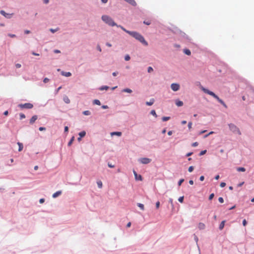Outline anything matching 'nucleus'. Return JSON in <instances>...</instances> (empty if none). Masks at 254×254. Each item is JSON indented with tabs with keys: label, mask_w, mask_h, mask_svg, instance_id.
I'll return each mask as SVG.
<instances>
[{
	"label": "nucleus",
	"mask_w": 254,
	"mask_h": 254,
	"mask_svg": "<svg viewBox=\"0 0 254 254\" xmlns=\"http://www.w3.org/2000/svg\"><path fill=\"white\" fill-rule=\"evenodd\" d=\"M116 26L117 27L120 28L126 33L128 34L129 35L131 36L132 37L135 38L136 40H138L139 42H140L141 43H142L144 46H148V42L145 40L143 36L139 33H138L136 31H131L127 30L126 28H125L123 26H122L121 25L117 24V26Z\"/></svg>",
	"instance_id": "obj_1"
},
{
	"label": "nucleus",
	"mask_w": 254,
	"mask_h": 254,
	"mask_svg": "<svg viewBox=\"0 0 254 254\" xmlns=\"http://www.w3.org/2000/svg\"><path fill=\"white\" fill-rule=\"evenodd\" d=\"M116 26L117 27L120 28L126 33L128 34L129 35L131 36L132 37L135 38L136 40H138L139 42H140L141 43H142L144 46H148V42L145 40L143 36L139 33H138L136 31H131L127 30L126 28H125L123 26H122L121 25L117 24V26Z\"/></svg>",
	"instance_id": "obj_2"
},
{
	"label": "nucleus",
	"mask_w": 254,
	"mask_h": 254,
	"mask_svg": "<svg viewBox=\"0 0 254 254\" xmlns=\"http://www.w3.org/2000/svg\"><path fill=\"white\" fill-rule=\"evenodd\" d=\"M102 20L110 26H117V24L114 21L113 19L107 15H103L101 16Z\"/></svg>",
	"instance_id": "obj_3"
},
{
	"label": "nucleus",
	"mask_w": 254,
	"mask_h": 254,
	"mask_svg": "<svg viewBox=\"0 0 254 254\" xmlns=\"http://www.w3.org/2000/svg\"><path fill=\"white\" fill-rule=\"evenodd\" d=\"M199 88L203 92L212 96L214 98L216 99H217L219 97L214 92L209 90L207 88L203 87L201 85H200Z\"/></svg>",
	"instance_id": "obj_4"
},
{
	"label": "nucleus",
	"mask_w": 254,
	"mask_h": 254,
	"mask_svg": "<svg viewBox=\"0 0 254 254\" xmlns=\"http://www.w3.org/2000/svg\"><path fill=\"white\" fill-rule=\"evenodd\" d=\"M229 128L230 130L234 133H238V134H241V132L239 128L234 124L230 123L228 124Z\"/></svg>",
	"instance_id": "obj_5"
},
{
	"label": "nucleus",
	"mask_w": 254,
	"mask_h": 254,
	"mask_svg": "<svg viewBox=\"0 0 254 254\" xmlns=\"http://www.w3.org/2000/svg\"><path fill=\"white\" fill-rule=\"evenodd\" d=\"M173 32L176 34H179L181 37L184 38L188 41H190L189 37L184 32L182 31L177 28H175Z\"/></svg>",
	"instance_id": "obj_6"
},
{
	"label": "nucleus",
	"mask_w": 254,
	"mask_h": 254,
	"mask_svg": "<svg viewBox=\"0 0 254 254\" xmlns=\"http://www.w3.org/2000/svg\"><path fill=\"white\" fill-rule=\"evenodd\" d=\"M18 107H20L21 109H30L33 107V105L30 103H26L24 104H19Z\"/></svg>",
	"instance_id": "obj_7"
},
{
	"label": "nucleus",
	"mask_w": 254,
	"mask_h": 254,
	"mask_svg": "<svg viewBox=\"0 0 254 254\" xmlns=\"http://www.w3.org/2000/svg\"><path fill=\"white\" fill-rule=\"evenodd\" d=\"M138 161L143 164H148L151 162V159L148 158L143 157L139 158Z\"/></svg>",
	"instance_id": "obj_8"
},
{
	"label": "nucleus",
	"mask_w": 254,
	"mask_h": 254,
	"mask_svg": "<svg viewBox=\"0 0 254 254\" xmlns=\"http://www.w3.org/2000/svg\"><path fill=\"white\" fill-rule=\"evenodd\" d=\"M171 88L174 91H177L180 89V85L177 83H173L171 84Z\"/></svg>",
	"instance_id": "obj_9"
},
{
	"label": "nucleus",
	"mask_w": 254,
	"mask_h": 254,
	"mask_svg": "<svg viewBox=\"0 0 254 254\" xmlns=\"http://www.w3.org/2000/svg\"><path fill=\"white\" fill-rule=\"evenodd\" d=\"M0 13L2 16H3L4 17H5V18H6L7 19H10L12 17V16L13 15V13H6L3 10H0Z\"/></svg>",
	"instance_id": "obj_10"
},
{
	"label": "nucleus",
	"mask_w": 254,
	"mask_h": 254,
	"mask_svg": "<svg viewBox=\"0 0 254 254\" xmlns=\"http://www.w3.org/2000/svg\"><path fill=\"white\" fill-rule=\"evenodd\" d=\"M133 174L135 177V179L136 181H142L143 178L141 175L137 174L136 172L134 170L133 171Z\"/></svg>",
	"instance_id": "obj_11"
},
{
	"label": "nucleus",
	"mask_w": 254,
	"mask_h": 254,
	"mask_svg": "<svg viewBox=\"0 0 254 254\" xmlns=\"http://www.w3.org/2000/svg\"><path fill=\"white\" fill-rule=\"evenodd\" d=\"M124 0L133 6H136L137 5V3L134 0Z\"/></svg>",
	"instance_id": "obj_12"
},
{
	"label": "nucleus",
	"mask_w": 254,
	"mask_h": 254,
	"mask_svg": "<svg viewBox=\"0 0 254 254\" xmlns=\"http://www.w3.org/2000/svg\"><path fill=\"white\" fill-rule=\"evenodd\" d=\"M38 116L37 115L33 116L30 120L29 123L31 125L34 124V123L37 120Z\"/></svg>",
	"instance_id": "obj_13"
},
{
	"label": "nucleus",
	"mask_w": 254,
	"mask_h": 254,
	"mask_svg": "<svg viewBox=\"0 0 254 254\" xmlns=\"http://www.w3.org/2000/svg\"><path fill=\"white\" fill-rule=\"evenodd\" d=\"M62 190H58L53 194L52 197L53 198H55L58 197L59 196H60L61 194H62Z\"/></svg>",
	"instance_id": "obj_14"
},
{
	"label": "nucleus",
	"mask_w": 254,
	"mask_h": 254,
	"mask_svg": "<svg viewBox=\"0 0 254 254\" xmlns=\"http://www.w3.org/2000/svg\"><path fill=\"white\" fill-rule=\"evenodd\" d=\"M175 104L178 107H181L184 105L183 102L179 99L175 100Z\"/></svg>",
	"instance_id": "obj_15"
},
{
	"label": "nucleus",
	"mask_w": 254,
	"mask_h": 254,
	"mask_svg": "<svg viewBox=\"0 0 254 254\" xmlns=\"http://www.w3.org/2000/svg\"><path fill=\"white\" fill-rule=\"evenodd\" d=\"M122 134V133L121 131H113L111 132V136L117 135L118 136H121Z\"/></svg>",
	"instance_id": "obj_16"
},
{
	"label": "nucleus",
	"mask_w": 254,
	"mask_h": 254,
	"mask_svg": "<svg viewBox=\"0 0 254 254\" xmlns=\"http://www.w3.org/2000/svg\"><path fill=\"white\" fill-rule=\"evenodd\" d=\"M61 74L63 76H64L65 77H69L71 75V73L70 72H65V71H62L61 72Z\"/></svg>",
	"instance_id": "obj_17"
},
{
	"label": "nucleus",
	"mask_w": 254,
	"mask_h": 254,
	"mask_svg": "<svg viewBox=\"0 0 254 254\" xmlns=\"http://www.w3.org/2000/svg\"><path fill=\"white\" fill-rule=\"evenodd\" d=\"M216 100L218 101V102L219 103H220L221 105H222L225 108H227V106L226 105L225 103L223 101V100H222L219 97H218Z\"/></svg>",
	"instance_id": "obj_18"
},
{
	"label": "nucleus",
	"mask_w": 254,
	"mask_h": 254,
	"mask_svg": "<svg viewBox=\"0 0 254 254\" xmlns=\"http://www.w3.org/2000/svg\"><path fill=\"white\" fill-rule=\"evenodd\" d=\"M154 99L153 98H151L150 99L149 101L146 102L145 104L146 105L150 106L154 104Z\"/></svg>",
	"instance_id": "obj_19"
},
{
	"label": "nucleus",
	"mask_w": 254,
	"mask_h": 254,
	"mask_svg": "<svg viewBox=\"0 0 254 254\" xmlns=\"http://www.w3.org/2000/svg\"><path fill=\"white\" fill-rule=\"evenodd\" d=\"M225 222H226L225 220H223V221H221V222L220 223V224H219V229L220 230H222L224 228Z\"/></svg>",
	"instance_id": "obj_20"
},
{
	"label": "nucleus",
	"mask_w": 254,
	"mask_h": 254,
	"mask_svg": "<svg viewBox=\"0 0 254 254\" xmlns=\"http://www.w3.org/2000/svg\"><path fill=\"white\" fill-rule=\"evenodd\" d=\"M183 52L185 54L188 56H190L191 55V52L189 49H184L183 50Z\"/></svg>",
	"instance_id": "obj_21"
},
{
	"label": "nucleus",
	"mask_w": 254,
	"mask_h": 254,
	"mask_svg": "<svg viewBox=\"0 0 254 254\" xmlns=\"http://www.w3.org/2000/svg\"><path fill=\"white\" fill-rule=\"evenodd\" d=\"M109 86H107V85H103V86H100L99 88V90H101V91H102V90H107L108 89H109Z\"/></svg>",
	"instance_id": "obj_22"
},
{
	"label": "nucleus",
	"mask_w": 254,
	"mask_h": 254,
	"mask_svg": "<svg viewBox=\"0 0 254 254\" xmlns=\"http://www.w3.org/2000/svg\"><path fill=\"white\" fill-rule=\"evenodd\" d=\"M205 224L203 223L200 222L198 224V228L199 230H203L205 228Z\"/></svg>",
	"instance_id": "obj_23"
},
{
	"label": "nucleus",
	"mask_w": 254,
	"mask_h": 254,
	"mask_svg": "<svg viewBox=\"0 0 254 254\" xmlns=\"http://www.w3.org/2000/svg\"><path fill=\"white\" fill-rule=\"evenodd\" d=\"M17 144L18 145V151H21L22 150L23 148V145L22 143L20 142H17Z\"/></svg>",
	"instance_id": "obj_24"
},
{
	"label": "nucleus",
	"mask_w": 254,
	"mask_h": 254,
	"mask_svg": "<svg viewBox=\"0 0 254 254\" xmlns=\"http://www.w3.org/2000/svg\"><path fill=\"white\" fill-rule=\"evenodd\" d=\"M122 92H127V93H131L132 91L131 89H129V88H124L122 90Z\"/></svg>",
	"instance_id": "obj_25"
},
{
	"label": "nucleus",
	"mask_w": 254,
	"mask_h": 254,
	"mask_svg": "<svg viewBox=\"0 0 254 254\" xmlns=\"http://www.w3.org/2000/svg\"><path fill=\"white\" fill-rule=\"evenodd\" d=\"M86 131L84 130L81 131L79 132L78 135L80 137H84L86 135Z\"/></svg>",
	"instance_id": "obj_26"
},
{
	"label": "nucleus",
	"mask_w": 254,
	"mask_h": 254,
	"mask_svg": "<svg viewBox=\"0 0 254 254\" xmlns=\"http://www.w3.org/2000/svg\"><path fill=\"white\" fill-rule=\"evenodd\" d=\"M237 171L238 172H245L246 171V169H245V168H244L243 167H237Z\"/></svg>",
	"instance_id": "obj_27"
},
{
	"label": "nucleus",
	"mask_w": 254,
	"mask_h": 254,
	"mask_svg": "<svg viewBox=\"0 0 254 254\" xmlns=\"http://www.w3.org/2000/svg\"><path fill=\"white\" fill-rule=\"evenodd\" d=\"M63 100L66 104H69L70 103V100L66 96L64 97Z\"/></svg>",
	"instance_id": "obj_28"
},
{
	"label": "nucleus",
	"mask_w": 254,
	"mask_h": 254,
	"mask_svg": "<svg viewBox=\"0 0 254 254\" xmlns=\"http://www.w3.org/2000/svg\"><path fill=\"white\" fill-rule=\"evenodd\" d=\"M137 206L138 207H139L141 210H144V205L142 203H137Z\"/></svg>",
	"instance_id": "obj_29"
},
{
	"label": "nucleus",
	"mask_w": 254,
	"mask_h": 254,
	"mask_svg": "<svg viewBox=\"0 0 254 254\" xmlns=\"http://www.w3.org/2000/svg\"><path fill=\"white\" fill-rule=\"evenodd\" d=\"M93 104L97 105H100L101 102L98 99H95L93 101Z\"/></svg>",
	"instance_id": "obj_30"
},
{
	"label": "nucleus",
	"mask_w": 254,
	"mask_h": 254,
	"mask_svg": "<svg viewBox=\"0 0 254 254\" xmlns=\"http://www.w3.org/2000/svg\"><path fill=\"white\" fill-rule=\"evenodd\" d=\"M74 137L73 136L69 140V141H68V143H67V145L68 146H70L73 143V141H74Z\"/></svg>",
	"instance_id": "obj_31"
},
{
	"label": "nucleus",
	"mask_w": 254,
	"mask_h": 254,
	"mask_svg": "<svg viewBox=\"0 0 254 254\" xmlns=\"http://www.w3.org/2000/svg\"><path fill=\"white\" fill-rule=\"evenodd\" d=\"M97 186H98V187L99 188V189H101L103 187V184H102V182L101 181L99 180V181H98L97 182Z\"/></svg>",
	"instance_id": "obj_32"
},
{
	"label": "nucleus",
	"mask_w": 254,
	"mask_h": 254,
	"mask_svg": "<svg viewBox=\"0 0 254 254\" xmlns=\"http://www.w3.org/2000/svg\"><path fill=\"white\" fill-rule=\"evenodd\" d=\"M82 114L85 116H89L91 115V112H90V111H89L88 110H86V111H83L82 112Z\"/></svg>",
	"instance_id": "obj_33"
},
{
	"label": "nucleus",
	"mask_w": 254,
	"mask_h": 254,
	"mask_svg": "<svg viewBox=\"0 0 254 254\" xmlns=\"http://www.w3.org/2000/svg\"><path fill=\"white\" fill-rule=\"evenodd\" d=\"M171 119L170 117H163L162 118V120L163 122H166L168 120H169Z\"/></svg>",
	"instance_id": "obj_34"
},
{
	"label": "nucleus",
	"mask_w": 254,
	"mask_h": 254,
	"mask_svg": "<svg viewBox=\"0 0 254 254\" xmlns=\"http://www.w3.org/2000/svg\"><path fill=\"white\" fill-rule=\"evenodd\" d=\"M150 114L151 115H152V116H154L155 118L157 117V115L156 113L154 110H151Z\"/></svg>",
	"instance_id": "obj_35"
},
{
	"label": "nucleus",
	"mask_w": 254,
	"mask_h": 254,
	"mask_svg": "<svg viewBox=\"0 0 254 254\" xmlns=\"http://www.w3.org/2000/svg\"><path fill=\"white\" fill-rule=\"evenodd\" d=\"M185 180L184 179H181L179 180V181L178 182V186H181L182 183L184 182Z\"/></svg>",
	"instance_id": "obj_36"
},
{
	"label": "nucleus",
	"mask_w": 254,
	"mask_h": 254,
	"mask_svg": "<svg viewBox=\"0 0 254 254\" xmlns=\"http://www.w3.org/2000/svg\"><path fill=\"white\" fill-rule=\"evenodd\" d=\"M206 152H207V150H206V149L202 150L199 152V156H202V155H204L205 154H206Z\"/></svg>",
	"instance_id": "obj_37"
},
{
	"label": "nucleus",
	"mask_w": 254,
	"mask_h": 254,
	"mask_svg": "<svg viewBox=\"0 0 254 254\" xmlns=\"http://www.w3.org/2000/svg\"><path fill=\"white\" fill-rule=\"evenodd\" d=\"M193 235H194V240L195 242H196L197 247H198V238L197 237V236L195 235V234H194Z\"/></svg>",
	"instance_id": "obj_38"
},
{
	"label": "nucleus",
	"mask_w": 254,
	"mask_h": 254,
	"mask_svg": "<svg viewBox=\"0 0 254 254\" xmlns=\"http://www.w3.org/2000/svg\"><path fill=\"white\" fill-rule=\"evenodd\" d=\"M184 196H180L178 198V201L180 203H183L184 202Z\"/></svg>",
	"instance_id": "obj_39"
},
{
	"label": "nucleus",
	"mask_w": 254,
	"mask_h": 254,
	"mask_svg": "<svg viewBox=\"0 0 254 254\" xmlns=\"http://www.w3.org/2000/svg\"><path fill=\"white\" fill-rule=\"evenodd\" d=\"M143 24L146 25H149L151 24V21L150 20H144L143 22Z\"/></svg>",
	"instance_id": "obj_40"
},
{
	"label": "nucleus",
	"mask_w": 254,
	"mask_h": 254,
	"mask_svg": "<svg viewBox=\"0 0 254 254\" xmlns=\"http://www.w3.org/2000/svg\"><path fill=\"white\" fill-rule=\"evenodd\" d=\"M130 57L129 55H126L125 56V60L126 61H128L129 60H130Z\"/></svg>",
	"instance_id": "obj_41"
},
{
	"label": "nucleus",
	"mask_w": 254,
	"mask_h": 254,
	"mask_svg": "<svg viewBox=\"0 0 254 254\" xmlns=\"http://www.w3.org/2000/svg\"><path fill=\"white\" fill-rule=\"evenodd\" d=\"M19 116H20V120H21L25 119L26 117L25 115L23 113H20Z\"/></svg>",
	"instance_id": "obj_42"
},
{
	"label": "nucleus",
	"mask_w": 254,
	"mask_h": 254,
	"mask_svg": "<svg viewBox=\"0 0 254 254\" xmlns=\"http://www.w3.org/2000/svg\"><path fill=\"white\" fill-rule=\"evenodd\" d=\"M193 170H194V167L192 166H190L189 168H188V171L190 173L192 172Z\"/></svg>",
	"instance_id": "obj_43"
},
{
	"label": "nucleus",
	"mask_w": 254,
	"mask_h": 254,
	"mask_svg": "<svg viewBox=\"0 0 254 254\" xmlns=\"http://www.w3.org/2000/svg\"><path fill=\"white\" fill-rule=\"evenodd\" d=\"M153 71V69L151 66H149L147 68V71L149 73H150L151 72Z\"/></svg>",
	"instance_id": "obj_44"
},
{
	"label": "nucleus",
	"mask_w": 254,
	"mask_h": 254,
	"mask_svg": "<svg viewBox=\"0 0 254 254\" xmlns=\"http://www.w3.org/2000/svg\"><path fill=\"white\" fill-rule=\"evenodd\" d=\"M214 196V194L213 193H211L209 196V200H212Z\"/></svg>",
	"instance_id": "obj_45"
},
{
	"label": "nucleus",
	"mask_w": 254,
	"mask_h": 254,
	"mask_svg": "<svg viewBox=\"0 0 254 254\" xmlns=\"http://www.w3.org/2000/svg\"><path fill=\"white\" fill-rule=\"evenodd\" d=\"M62 88V86L59 87L55 90V94H57L59 91V90Z\"/></svg>",
	"instance_id": "obj_46"
},
{
	"label": "nucleus",
	"mask_w": 254,
	"mask_h": 254,
	"mask_svg": "<svg viewBox=\"0 0 254 254\" xmlns=\"http://www.w3.org/2000/svg\"><path fill=\"white\" fill-rule=\"evenodd\" d=\"M248 224L247 221L245 219L242 221V224L244 226H246Z\"/></svg>",
	"instance_id": "obj_47"
},
{
	"label": "nucleus",
	"mask_w": 254,
	"mask_h": 254,
	"mask_svg": "<svg viewBox=\"0 0 254 254\" xmlns=\"http://www.w3.org/2000/svg\"><path fill=\"white\" fill-rule=\"evenodd\" d=\"M218 201L220 203H223L224 202V199L222 197H219L218 198Z\"/></svg>",
	"instance_id": "obj_48"
},
{
	"label": "nucleus",
	"mask_w": 254,
	"mask_h": 254,
	"mask_svg": "<svg viewBox=\"0 0 254 254\" xmlns=\"http://www.w3.org/2000/svg\"><path fill=\"white\" fill-rule=\"evenodd\" d=\"M108 166L109 167V168H113L115 167V165H113L111 163H110V162H108Z\"/></svg>",
	"instance_id": "obj_49"
},
{
	"label": "nucleus",
	"mask_w": 254,
	"mask_h": 254,
	"mask_svg": "<svg viewBox=\"0 0 254 254\" xmlns=\"http://www.w3.org/2000/svg\"><path fill=\"white\" fill-rule=\"evenodd\" d=\"M49 81V79L47 77H45L44 79H43V82L45 83H46L47 82H48Z\"/></svg>",
	"instance_id": "obj_50"
},
{
	"label": "nucleus",
	"mask_w": 254,
	"mask_h": 254,
	"mask_svg": "<svg viewBox=\"0 0 254 254\" xmlns=\"http://www.w3.org/2000/svg\"><path fill=\"white\" fill-rule=\"evenodd\" d=\"M226 185V184L225 182H221L220 184V186L221 188H224Z\"/></svg>",
	"instance_id": "obj_51"
},
{
	"label": "nucleus",
	"mask_w": 254,
	"mask_h": 254,
	"mask_svg": "<svg viewBox=\"0 0 254 254\" xmlns=\"http://www.w3.org/2000/svg\"><path fill=\"white\" fill-rule=\"evenodd\" d=\"M160 202L159 201H157L156 202V208L157 209L159 208V207H160Z\"/></svg>",
	"instance_id": "obj_52"
},
{
	"label": "nucleus",
	"mask_w": 254,
	"mask_h": 254,
	"mask_svg": "<svg viewBox=\"0 0 254 254\" xmlns=\"http://www.w3.org/2000/svg\"><path fill=\"white\" fill-rule=\"evenodd\" d=\"M192 122H189V123H188V127H189V129L190 130L191 128V126H192Z\"/></svg>",
	"instance_id": "obj_53"
},
{
	"label": "nucleus",
	"mask_w": 254,
	"mask_h": 254,
	"mask_svg": "<svg viewBox=\"0 0 254 254\" xmlns=\"http://www.w3.org/2000/svg\"><path fill=\"white\" fill-rule=\"evenodd\" d=\"M198 143L197 142H193V143H192L191 146L192 147H196L197 146H198Z\"/></svg>",
	"instance_id": "obj_54"
},
{
	"label": "nucleus",
	"mask_w": 254,
	"mask_h": 254,
	"mask_svg": "<svg viewBox=\"0 0 254 254\" xmlns=\"http://www.w3.org/2000/svg\"><path fill=\"white\" fill-rule=\"evenodd\" d=\"M8 36L9 37H11V38H14L16 37V35L15 34H10V33H9L8 34Z\"/></svg>",
	"instance_id": "obj_55"
},
{
	"label": "nucleus",
	"mask_w": 254,
	"mask_h": 254,
	"mask_svg": "<svg viewBox=\"0 0 254 254\" xmlns=\"http://www.w3.org/2000/svg\"><path fill=\"white\" fill-rule=\"evenodd\" d=\"M39 130L40 131L45 130H46V128L45 127H39Z\"/></svg>",
	"instance_id": "obj_56"
},
{
	"label": "nucleus",
	"mask_w": 254,
	"mask_h": 254,
	"mask_svg": "<svg viewBox=\"0 0 254 254\" xmlns=\"http://www.w3.org/2000/svg\"><path fill=\"white\" fill-rule=\"evenodd\" d=\"M68 131V127L67 126H65L64 127V132H67Z\"/></svg>",
	"instance_id": "obj_57"
},
{
	"label": "nucleus",
	"mask_w": 254,
	"mask_h": 254,
	"mask_svg": "<svg viewBox=\"0 0 254 254\" xmlns=\"http://www.w3.org/2000/svg\"><path fill=\"white\" fill-rule=\"evenodd\" d=\"M192 154H193V152H188V153H187L186 154V157H189V156H191Z\"/></svg>",
	"instance_id": "obj_58"
},
{
	"label": "nucleus",
	"mask_w": 254,
	"mask_h": 254,
	"mask_svg": "<svg viewBox=\"0 0 254 254\" xmlns=\"http://www.w3.org/2000/svg\"><path fill=\"white\" fill-rule=\"evenodd\" d=\"M50 31L53 33H54L55 32H56V31H57V29H50Z\"/></svg>",
	"instance_id": "obj_59"
},
{
	"label": "nucleus",
	"mask_w": 254,
	"mask_h": 254,
	"mask_svg": "<svg viewBox=\"0 0 254 254\" xmlns=\"http://www.w3.org/2000/svg\"><path fill=\"white\" fill-rule=\"evenodd\" d=\"M15 67H16V68H20V67H21V64H15Z\"/></svg>",
	"instance_id": "obj_60"
},
{
	"label": "nucleus",
	"mask_w": 254,
	"mask_h": 254,
	"mask_svg": "<svg viewBox=\"0 0 254 254\" xmlns=\"http://www.w3.org/2000/svg\"><path fill=\"white\" fill-rule=\"evenodd\" d=\"M44 201H45V199L43 198H40L39 200V202L40 203H43L44 202Z\"/></svg>",
	"instance_id": "obj_61"
},
{
	"label": "nucleus",
	"mask_w": 254,
	"mask_h": 254,
	"mask_svg": "<svg viewBox=\"0 0 254 254\" xmlns=\"http://www.w3.org/2000/svg\"><path fill=\"white\" fill-rule=\"evenodd\" d=\"M97 49L99 52H101L102 51L101 48L100 47V46L99 45H98L97 46Z\"/></svg>",
	"instance_id": "obj_62"
},
{
	"label": "nucleus",
	"mask_w": 254,
	"mask_h": 254,
	"mask_svg": "<svg viewBox=\"0 0 254 254\" xmlns=\"http://www.w3.org/2000/svg\"><path fill=\"white\" fill-rule=\"evenodd\" d=\"M204 180V176H201L200 177H199V180L200 181H203Z\"/></svg>",
	"instance_id": "obj_63"
},
{
	"label": "nucleus",
	"mask_w": 254,
	"mask_h": 254,
	"mask_svg": "<svg viewBox=\"0 0 254 254\" xmlns=\"http://www.w3.org/2000/svg\"><path fill=\"white\" fill-rule=\"evenodd\" d=\"M101 108L103 109H108L109 107L107 105H102L101 106Z\"/></svg>",
	"instance_id": "obj_64"
}]
</instances>
